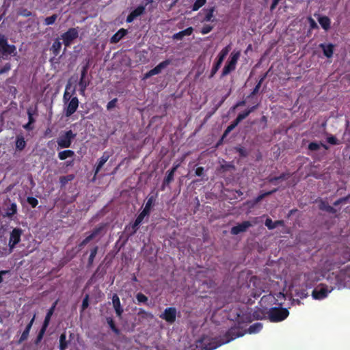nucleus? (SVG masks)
Returning <instances> with one entry per match:
<instances>
[{"mask_svg": "<svg viewBox=\"0 0 350 350\" xmlns=\"http://www.w3.org/2000/svg\"><path fill=\"white\" fill-rule=\"evenodd\" d=\"M16 54V48L13 44H9L4 35L0 34V59H8V56Z\"/></svg>", "mask_w": 350, "mask_h": 350, "instance_id": "nucleus-1", "label": "nucleus"}, {"mask_svg": "<svg viewBox=\"0 0 350 350\" xmlns=\"http://www.w3.org/2000/svg\"><path fill=\"white\" fill-rule=\"evenodd\" d=\"M266 313L263 310L257 308L255 310L242 311V323H251L254 320H260L266 318Z\"/></svg>", "mask_w": 350, "mask_h": 350, "instance_id": "nucleus-2", "label": "nucleus"}, {"mask_svg": "<svg viewBox=\"0 0 350 350\" xmlns=\"http://www.w3.org/2000/svg\"><path fill=\"white\" fill-rule=\"evenodd\" d=\"M267 314L271 322H280L288 317L289 312L286 308L273 307L269 309Z\"/></svg>", "mask_w": 350, "mask_h": 350, "instance_id": "nucleus-3", "label": "nucleus"}, {"mask_svg": "<svg viewBox=\"0 0 350 350\" xmlns=\"http://www.w3.org/2000/svg\"><path fill=\"white\" fill-rule=\"evenodd\" d=\"M77 134L74 133L72 130L66 131L64 134L59 135L57 138V143L60 148H67L70 147L72 141L76 137Z\"/></svg>", "mask_w": 350, "mask_h": 350, "instance_id": "nucleus-4", "label": "nucleus"}, {"mask_svg": "<svg viewBox=\"0 0 350 350\" xmlns=\"http://www.w3.org/2000/svg\"><path fill=\"white\" fill-rule=\"evenodd\" d=\"M79 36L78 27H71L67 31L61 35V38L65 46H69L72 42Z\"/></svg>", "mask_w": 350, "mask_h": 350, "instance_id": "nucleus-5", "label": "nucleus"}, {"mask_svg": "<svg viewBox=\"0 0 350 350\" xmlns=\"http://www.w3.org/2000/svg\"><path fill=\"white\" fill-rule=\"evenodd\" d=\"M79 99L77 96H73L66 103L64 107V112L66 117H70L76 112L79 107Z\"/></svg>", "mask_w": 350, "mask_h": 350, "instance_id": "nucleus-6", "label": "nucleus"}, {"mask_svg": "<svg viewBox=\"0 0 350 350\" xmlns=\"http://www.w3.org/2000/svg\"><path fill=\"white\" fill-rule=\"evenodd\" d=\"M177 311L174 307H169L164 310L163 312L160 314V318L166 322L172 324L175 322Z\"/></svg>", "mask_w": 350, "mask_h": 350, "instance_id": "nucleus-7", "label": "nucleus"}, {"mask_svg": "<svg viewBox=\"0 0 350 350\" xmlns=\"http://www.w3.org/2000/svg\"><path fill=\"white\" fill-rule=\"evenodd\" d=\"M239 52H237L231 56L230 60L228 61L223 68L221 77L226 76L235 68V65L238 60Z\"/></svg>", "mask_w": 350, "mask_h": 350, "instance_id": "nucleus-8", "label": "nucleus"}, {"mask_svg": "<svg viewBox=\"0 0 350 350\" xmlns=\"http://www.w3.org/2000/svg\"><path fill=\"white\" fill-rule=\"evenodd\" d=\"M23 230L19 228H15L10 233L9 239V246L10 248H14L21 241V237Z\"/></svg>", "mask_w": 350, "mask_h": 350, "instance_id": "nucleus-9", "label": "nucleus"}, {"mask_svg": "<svg viewBox=\"0 0 350 350\" xmlns=\"http://www.w3.org/2000/svg\"><path fill=\"white\" fill-rule=\"evenodd\" d=\"M145 12V6L139 5L133 10L126 17V23H132L137 17L143 14Z\"/></svg>", "mask_w": 350, "mask_h": 350, "instance_id": "nucleus-10", "label": "nucleus"}, {"mask_svg": "<svg viewBox=\"0 0 350 350\" xmlns=\"http://www.w3.org/2000/svg\"><path fill=\"white\" fill-rule=\"evenodd\" d=\"M328 293L329 291L325 287L316 288L312 291V296L315 299H323L327 296Z\"/></svg>", "mask_w": 350, "mask_h": 350, "instance_id": "nucleus-11", "label": "nucleus"}, {"mask_svg": "<svg viewBox=\"0 0 350 350\" xmlns=\"http://www.w3.org/2000/svg\"><path fill=\"white\" fill-rule=\"evenodd\" d=\"M35 317H36V315L34 314L32 317V319L30 320V321L28 323V324L27 325L25 329H24V331L23 332L18 341V344H21L22 343L23 341L26 340L27 338H28V336H29V332L31 329V327L33 325V323L34 322V320H35Z\"/></svg>", "mask_w": 350, "mask_h": 350, "instance_id": "nucleus-12", "label": "nucleus"}, {"mask_svg": "<svg viewBox=\"0 0 350 350\" xmlns=\"http://www.w3.org/2000/svg\"><path fill=\"white\" fill-rule=\"evenodd\" d=\"M112 303H113V306L114 308L116 315L118 317H121L124 310L121 306L120 298L117 294H113V295L112 297Z\"/></svg>", "mask_w": 350, "mask_h": 350, "instance_id": "nucleus-13", "label": "nucleus"}, {"mask_svg": "<svg viewBox=\"0 0 350 350\" xmlns=\"http://www.w3.org/2000/svg\"><path fill=\"white\" fill-rule=\"evenodd\" d=\"M256 280L257 278L254 276L251 278L249 284H247L246 285H244L243 284H242V293L244 292L245 293L250 294L251 296L254 297H259L260 294L257 293L256 292H254V290H250L251 283L252 282L253 284L254 285Z\"/></svg>", "mask_w": 350, "mask_h": 350, "instance_id": "nucleus-14", "label": "nucleus"}, {"mask_svg": "<svg viewBox=\"0 0 350 350\" xmlns=\"http://www.w3.org/2000/svg\"><path fill=\"white\" fill-rule=\"evenodd\" d=\"M110 155L108 152H105L102 157L98 159L94 169V176H96L101 170L105 163L108 161Z\"/></svg>", "mask_w": 350, "mask_h": 350, "instance_id": "nucleus-15", "label": "nucleus"}, {"mask_svg": "<svg viewBox=\"0 0 350 350\" xmlns=\"http://www.w3.org/2000/svg\"><path fill=\"white\" fill-rule=\"evenodd\" d=\"M262 328V324L261 323L257 322L252 325H251L247 329H242V336L245 334H256L259 332Z\"/></svg>", "mask_w": 350, "mask_h": 350, "instance_id": "nucleus-16", "label": "nucleus"}, {"mask_svg": "<svg viewBox=\"0 0 350 350\" xmlns=\"http://www.w3.org/2000/svg\"><path fill=\"white\" fill-rule=\"evenodd\" d=\"M128 31L126 29H120L115 34H113L110 38V42L112 44L118 43L120 41L126 34Z\"/></svg>", "mask_w": 350, "mask_h": 350, "instance_id": "nucleus-17", "label": "nucleus"}, {"mask_svg": "<svg viewBox=\"0 0 350 350\" xmlns=\"http://www.w3.org/2000/svg\"><path fill=\"white\" fill-rule=\"evenodd\" d=\"M319 47L323 50V55L327 57L330 58L332 57L334 53V45L329 43L325 44L323 43L319 45Z\"/></svg>", "mask_w": 350, "mask_h": 350, "instance_id": "nucleus-18", "label": "nucleus"}, {"mask_svg": "<svg viewBox=\"0 0 350 350\" xmlns=\"http://www.w3.org/2000/svg\"><path fill=\"white\" fill-rule=\"evenodd\" d=\"M105 273L106 271L105 270L104 268H102V265H100L96 269L95 272L92 274V277L90 278L88 283L90 284L94 282L97 278H103L105 275Z\"/></svg>", "mask_w": 350, "mask_h": 350, "instance_id": "nucleus-19", "label": "nucleus"}, {"mask_svg": "<svg viewBox=\"0 0 350 350\" xmlns=\"http://www.w3.org/2000/svg\"><path fill=\"white\" fill-rule=\"evenodd\" d=\"M193 31V27H189L183 31L174 33L172 36V38L174 40H181L184 38V36L191 35Z\"/></svg>", "mask_w": 350, "mask_h": 350, "instance_id": "nucleus-20", "label": "nucleus"}, {"mask_svg": "<svg viewBox=\"0 0 350 350\" xmlns=\"http://www.w3.org/2000/svg\"><path fill=\"white\" fill-rule=\"evenodd\" d=\"M203 11L205 12V15L203 19L202 20V23L214 21L213 16L214 12H215V6L210 7L207 9H204Z\"/></svg>", "mask_w": 350, "mask_h": 350, "instance_id": "nucleus-21", "label": "nucleus"}, {"mask_svg": "<svg viewBox=\"0 0 350 350\" xmlns=\"http://www.w3.org/2000/svg\"><path fill=\"white\" fill-rule=\"evenodd\" d=\"M78 85L80 94L84 96L86 88L90 85V80L86 77H81Z\"/></svg>", "mask_w": 350, "mask_h": 350, "instance_id": "nucleus-22", "label": "nucleus"}, {"mask_svg": "<svg viewBox=\"0 0 350 350\" xmlns=\"http://www.w3.org/2000/svg\"><path fill=\"white\" fill-rule=\"evenodd\" d=\"M171 62L172 61L170 59L161 62L154 68L151 69L152 70V73H154V75L159 74L161 72V70L165 68L167 66H169L171 64Z\"/></svg>", "mask_w": 350, "mask_h": 350, "instance_id": "nucleus-23", "label": "nucleus"}, {"mask_svg": "<svg viewBox=\"0 0 350 350\" xmlns=\"http://www.w3.org/2000/svg\"><path fill=\"white\" fill-rule=\"evenodd\" d=\"M265 224L268 228V229L273 230L279 226H283L284 221L283 220H277V221H273L271 219L267 218L265 220Z\"/></svg>", "mask_w": 350, "mask_h": 350, "instance_id": "nucleus-24", "label": "nucleus"}, {"mask_svg": "<svg viewBox=\"0 0 350 350\" xmlns=\"http://www.w3.org/2000/svg\"><path fill=\"white\" fill-rule=\"evenodd\" d=\"M240 122H241V113L237 114V118H236L235 120L234 121V122H232L230 125H229L226 128V129L225 130V131L222 135V139L225 138L228 135V134L230 132H231Z\"/></svg>", "mask_w": 350, "mask_h": 350, "instance_id": "nucleus-25", "label": "nucleus"}, {"mask_svg": "<svg viewBox=\"0 0 350 350\" xmlns=\"http://www.w3.org/2000/svg\"><path fill=\"white\" fill-rule=\"evenodd\" d=\"M157 197V193L155 195L150 196L148 197L147 202L145 204V207L144 208V210L147 211L148 213H150L152 207L154 205V202L156 200V198Z\"/></svg>", "mask_w": 350, "mask_h": 350, "instance_id": "nucleus-26", "label": "nucleus"}, {"mask_svg": "<svg viewBox=\"0 0 350 350\" xmlns=\"http://www.w3.org/2000/svg\"><path fill=\"white\" fill-rule=\"evenodd\" d=\"M106 227L107 224L101 223L94 228L90 234L94 238H96L97 236L105 232Z\"/></svg>", "mask_w": 350, "mask_h": 350, "instance_id": "nucleus-27", "label": "nucleus"}, {"mask_svg": "<svg viewBox=\"0 0 350 350\" xmlns=\"http://www.w3.org/2000/svg\"><path fill=\"white\" fill-rule=\"evenodd\" d=\"M98 246H97V245L94 246L90 250V256H89V258L88 260V264H87L88 268H90L92 266V265L94 263V258L98 253Z\"/></svg>", "mask_w": 350, "mask_h": 350, "instance_id": "nucleus-28", "label": "nucleus"}, {"mask_svg": "<svg viewBox=\"0 0 350 350\" xmlns=\"http://www.w3.org/2000/svg\"><path fill=\"white\" fill-rule=\"evenodd\" d=\"M231 50V46L230 45H228L226 46V47H224L219 53L218 56H217V62L222 64L223 61L224 60V59L226 58V57L227 56V55L229 53V52Z\"/></svg>", "mask_w": 350, "mask_h": 350, "instance_id": "nucleus-29", "label": "nucleus"}, {"mask_svg": "<svg viewBox=\"0 0 350 350\" xmlns=\"http://www.w3.org/2000/svg\"><path fill=\"white\" fill-rule=\"evenodd\" d=\"M231 50V46L230 45H228L226 46V47H224L219 53L218 56H217V62L222 64L223 61L224 60V59L226 58V57L227 56V55L229 53V52Z\"/></svg>", "mask_w": 350, "mask_h": 350, "instance_id": "nucleus-30", "label": "nucleus"}, {"mask_svg": "<svg viewBox=\"0 0 350 350\" xmlns=\"http://www.w3.org/2000/svg\"><path fill=\"white\" fill-rule=\"evenodd\" d=\"M231 50V46L230 45H228L226 46V47H224L219 53L218 56H217V62L222 64L223 61L224 60V59L226 58V57L227 56V55L229 53V52Z\"/></svg>", "mask_w": 350, "mask_h": 350, "instance_id": "nucleus-31", "label": "nucleus"}, {"mask_svg": "<svg viewBox=\"0 0 350 350\" xmlns=\"http://www.w3.org/2000/svg\"><path fill=\"white\" fill-rule=\"evenodd\" d=\"M62 43L59 39H55L51 46V51H52L54 56H57L61 51Z\"/></svg>", "mask_w": 350, "mask_h": 350, "instance_id": "nucleus-32", "label": "nucleus"}, {"mask_svg": "<svg viewBox=\"0 0 350 350\" xmlns=\"http://www.w3.org/2000/svg\"><path fill=\"white\" fill-rule=\"evenodd\" d=\"M27 113L28 116V122L33 124L36 120L33 118L34 115L38 114V109L36 106L34 108L29 107L27 109Z\"/></svg>", "mask_w": 350, "mask_h": 350, "instance_id": "nucleus-33", "label": "nucleus"}, {"mask_svg": "<svg viewBox=\"0 0 350 350\" xmlns=\"http://www.w3.org/2000/svg\"><path fill=\"white\" fill-rule=\"evenodd\" d=\"M75 156V152L72 150H65L58 153V158L63 161L66 160L68 157H72Z\"/></svg>", "mask_w": 350, "mask_h": 350, "instance_id": "nucleus-34", "label": "nucleus"}, {"mask_svg": "<svg viewBox=\"0 0 350 350\" xmlns=\"http://www.w3.org/2000/svg\"><path fill=\"white\" fill-rule=\"evenodd\" d=\"M319 208L323 211H326L328 213H335L336 210L328 204L325 201L321 200L319 203Z\"/></svg>", "mask_w": 350, "mask_h": 350, "instance_id": "nucleus-35", "label": "nucleus"}, {"mask_svg": "<svg viewBox=\"0 0 350 350\" xmlns=\"http://www.w3.org/2000/svg\"><path fill=\"white\" fill-rule=\"evenodd\" d=\"M26 146V142L23 136H17L16 140V148L18 150H23Z\"/></svg>", "mask_w": 350, "mask_h": 350, "instance_id": "nucleus-36", "label": "nucleus"}, {"mask_svg": "<svg viewBox=\"0 0 350 350\" xmlns=\"http://www.w3.org/2000/svg\"><path fill=\"white\" fill-rule=\"evenodd\" d=\"M319 23L325 30H327L330 27V19L327 16L319 18Z\"/></svg>", "mask_w": 350, "mask_h": 350, "instance_id": "nucleus-37", "label": "nucleus"}, {"mask_svg": "<svg viewBox=\"0 0 350 350\" xmlns=\"http://www.w3.org/2000/svg\"><path fill=\"white\" fill-rule=\"evenodd\" d=\"M68 343L66 334L62 333L59 336V350H66L68 347Z\"/></svg>", "mask_w": 350, "mask_h": 350, "instance_id": "nucleus-38", "label": "nucleus"}, {"mask_svg": "<svg viewBox=\"0 0 350 350\" xmlns=\"http://www.w3.org/2000/svg\"><path fill=\"white\" fill-rule=\"evenodd\" d=\"M107 324L109 325L111 329L116 334H120V329L116 326L115 322L112 317H109L106 318Z\"/></svg>", "mask_w": 350, "mask_h": 350, "instance_id": "nucleus-39", "label": "nucleus"}, {"mask_svg": "<svg viewBox=\"0 0 350 350\" xmlns=\"http://www.w3.org/2000/svg\"><path fill=\"white\" fill-rule=\"evenodd\" d=\"M58 18V15L56 14H53L50 16H47L44 20V25H53Z\"/></svg>", "mask_w": 350, "mask_h": 350, "instance_id": "nucleus-40", "label": "nucleus"}, {"mask_svg": "<svg viewBox=\"0 0 350 350\" xmlns=\"http://www.w3.org/2000/svg\"><path fill=\"white\" fill-rule=\"evenodd\" d=\"M323 146L325 149H327L328 147L327 146H326L325 144H323L322 143H321L320 144H318L317 142H310L309 144H308V149L311 151H316V150H318L319 148H320V146Z\"/></svg>", "mask_w": 350, "mask_h": 350, "instance_id": "nucleus-41", "label": "nucleus"}, {"mask_svg": "<svg viewBox=\"0 0 350 350\" xmlns=\"http://www.w3.org/2000/svg\"><path fill=\"white\" fill-rule=\"evenodd\" d=\"M17 206L15 203H12L10 206H9L5 212V215L8 217H12L16 213Z\"/></svg>", "mask_w": 350, "mask_h": 350, "instance_id": "nucleus-42", "label": "nucleus"}, {"mask_svg": "<svg viewBox=\"0 0 350 350\" xmlns=\"http://www.w3.org/2000/svg\"><path fill=\"white\" fill-rule=\"evenodd\" d=\"M139 225H140V224L139 223L137 224V221L135 220L134 223L131 225V227L126 226V228H125L126 230H131V231L129 233V237H131L137 232V231L138 230V226Z\"/></svg>", "mask_w": 350, "mask_h": 350, "instance_id": "nucleus-43", "label": "nucleus"}, {"mask_svg": "<svg viewBox=\"0 0 350 350\" xmlns=\"http://www.w3.org/2000/svg\"><path fill=\"white\" fill-rule=\"evenodd\" d=\"M75 176L72 174H68L66 176H62L59 178V183H61L62 186H65L68 182L74 179Z\"/></svg>", "mask_w": 350, "mask_h": 350, "instance_id": "nucleus-44", "label": "nucleus"}, {"mask_svg": "<svg viewBox=\"0 0 350 350\" xmlns=\"http://www.w3.org/2000/svg\"><path fill=\"white\" fill-rule=\"evenodd\" d=\"M206 3V0H196L192 5V10L197 11Z\"/></svg>", "mask_w": 350, "mask_h": 350, "instance_id": "nucleus-45", "label": "nucleus"}, {"mask_svg": "<svg viewBox=\"0 0 350 350\" xmlns=\"http://www.w3.org/2000/svg\"><path fill=\"white\" fill-rule=\"evenodd\" d=\"M136 299L137 301V304L144 303L148 305V297H146L145 295H144L142 293H137Z\"/></svg>", "mask_w": 350, "mask_h": 350, "instance_id": "nucleus-46", "label": "nucleus"}, {"mask_svg": "<svg viewBox=\"0 0 350 350\" xmlns=\"http://www.w3.org/2000/svg\"><path fill=\"white\" fill-rule=\"evenodd\" d=\"M221 64L218 62H215V63L214 64L212 69H211V74H210V76H209V78H212L214 77V75L216 74V72L218 71V70L219 69V68L221 67Z\"/></svg>", "mask_w": 350, "mask_h": 350, "instance_id": "nucleus-47", "label": "nucleus"}, {"mask_svg": "<svg viewBox=\"0 0 350 350\" xmlns=\"http://www.w3.org/2000/svg\"><path fill=\"white\" fill-rule=\"evenodd\" d=\"M149 213H148L147 211H146L145 210H142V211L138 215V216L137 217L135 221H137V223H139L141 224V223L143 221L144 217L146 216H148L149 215Z\"/></svg>", "mask_w": 350, "mask_h": 350, "instance_id": "nucleus-48", "label": "nucleus"}, {"mask_svg": "<svg viewBox=\"0 0 350 350\" xmlns=\"http://www.w3.org/2000/svg\"><path fill=\"white\" fill-rule=\"evenodd\" d=\"M27 203L32 207L35 208L38 204V200L34 197H27Z\"/></svg>", "mask_w": 350, "mask_h": 350, "instance_id": "nucleus-49", "label": "nucleus"}, {"mask_svg": "<svg viewBox=\"0 0 350 350\" xmlns=\"http://www.w3.org/2000/svg\"><path fill=\"white\" fill-rule=\"evenodd\" d=\"M213 29V26L210 25H205L200 30V33L203 35L210 33Z\"/></svg>", "mask_w": 350, "mask_h": 350, "instance_id": "nucleus-50", "label": "nucleus"}, {"mask_svg": "<svg viewBox=\"0 0 350 350\" xmlns=\"http://www.w3.org/2000/svg\"><path fill=\"white\" fill-rule=\"evenodd\" d=\"M46 330V329H45L44 327H41V329L39 331V333L36 337V342H35L36 344L39 343L42 340Z\"/></svg>", "mask_w": 350, "mask_h": 350, "instance_id": "nucleus-51", "label": "nucleus"}, {"mask_svg": "<svg viewBox=\"0 0 350 350\" xmlns=\"http://www.w3.org/2000/svg\"><path fill=\"white\" fill-rule=\"evenodd\" d=\"M18 14L22 16H25V17H28V16H31L33 15L32 12L26 8L21 9L18 11Z\"/></svg>", "mask_w": 350, "mask_h": 350, "instance_id": "nucleus-52", "label": "nucleus"}, {"mask_svg": "<svg viewBox=\"0 0 350 350\" xmlns=\"http://www.w3.org/2000/svg\"><path fill=\"white\" fill-rule=\"evenodd\" d=\"M174 180V174L167 172L166 176L164 178V185H169Z\"/></svg>", "mask_w": 350, "mask_h": 350, "instance_id": "nucleus-53", "label": "nucleus"}, {"mask_svg": "<svg viewBox=\"0 0 350 350\" xmlns=\"http://www.w3.org/2000/svg\"><path fill=\"white\" fill-rule=\"evenodd\" d=\"M89 306V295H85L81 304V310H85Z\"/></svg>", "mask_w": 350, "mask_h": 350, "instance_id": "nucleus-54", "label": "nucleus"}, {"mask_svg": "<svg viewBox=\"0 0 350 350\" xmlns=\"http://www.w3.org/2000/svg\"><path fill=\"white\" fill-rule=\"evenodd\" d=\"M90 66V59H88L86 64L83 66L81 71V77H86L88 70Z\"/></svg>", "mask_w": 350, "mask_h": 350, "instance_id": "nucleus-55", "label": "nucleus"}, {"mask_svg": "<svg viewBox=\"0 0 350 350\" xmlns=\"http://www.w3.org/2000/svg\"><path fill=\"white\" fill-rule=\"evenodd\" d=\"M11 70V64L10 63H6L1 69H0V75L8 72Z\"/></svg>", "mask_w": 350, "mask_h": 350, "instance_id": "nucleus-56", "label": "nucleus"}, {"mask_svg": "<svg viewBox=\"0 0 350 350\" xmlns=\"http://www.w3.org/2000/svg\"><path fill=\"white\" fill-rule=\"evenodd\" d=\"M117 102H118L117 98H115L112 99L111 100H110L107 105V110H111L113 108H114L116 105Z\"/></svg>", "mask_w": 350, "mask_h": 350, "instance_id": "nucleus-57", "label": "nucleus"}, {"mask_svg": "<svg viewBox=\"0 0 350 350\" xmlns=\"http://www.w3.org/2000/svg\"><path fill=\"white\" fill-rule=\"evenodd\" d=\"M327 142L332 145L338 144V140L334 135H330L327 138Z\"/></svg>", "mask_w": 350, "mask_h": 350, "instance_id": "nucleus-58", "label": "nucleus"}, {"mask_svg": "<svg viewBox=\"0 0 350 350\" xmlns=\"http://www.w3.org/2000/svg\"><path fill=\"white\" fill-rule=\"evenodd\" d=\"M258 106V104L252 107L250 109L242 111V120L245 119L252 111H253Z\"/></svg>", "mask_w": 350, "mask_h": 350, "instance_id": "nucleus-59", "label": "nucleus"}, {"mask_svg": "<svg viewBox=\"0 0 350 350\" xmlns=\"http://www.w3.org/2000/svg\"><path fill=\"white\" fill-rule=\"evenodd\" d=\"M241 233V224H237V226L231 228V234H239Z\"/></svg>", "mask_w": 350, "mask_h": 350, "instance_id": "nucleus-60", "label": "nucleus"}, {"mask_svg": "<svg viewBox=\"0 0 350 350\" xmlns=\"http://www.w3.org/2000/svg\"><path fill=\"white\" fill-rule=\"evenodd\" d=\"M68 88V86H66V91L64 94L63 99L64 104H66L68 101H69L72 98L71 96L69 94V93L67 92V89Z\"/></svg>", "mask_w": 350, "mask_h": 350, "instance_id": "nucleus-61", "label": "nucleus"}, {"mask_svg": "<svg viewBox=\"0 0 350 350\" xmlns=\"http://www.w3.org/2000/svg\"><path fill=\"white\" fill-rule=\"evenodd\" d=\"M276 191H277V189H273V190H272V191H268V192H266V193H263V194H262V195H260L259 196H258V198H257V199H256V200H257V201H260V200H261L264 197H265V196H269V195H271V194H272L273 193L275 192Z\"/></svg>", "mask_w": 350, "mask_h": 350, "instance_id": "nucleus-62", "label": "nucleus"}, {"mask_svg": "<svg viewBox=\"0 0 350 350\" xmlns=\"http://www.w3.org/2000/svg\"><path fill=\"white\" fill-rule=\"evenodd\" d=\"M204 169L203 167H198L196 169L195 173L198 176H202L204 174Z\"/></svg>", "mask_w": 350, "mask_h": 350, "instance_id": "nucleus-63", "label": "nucleus"}, {"mask_svg": "<svg viewBox=\"0 0 350 350\" xmlns=\"http://www.w3.org/2000/svg\"><path fill=\"white\" fill-rule=\"evenodd\" d=\"M51 317L46 315L44 322H43V324H42V327H44L45 329H46L48 327L50 321H51Z\"/></svg>", "mask_w": 350, "mask_h": 350, "instance_id": "nucleus-64", "label": "nucleus"}]
</instances>
